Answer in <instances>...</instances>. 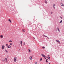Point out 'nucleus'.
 I'll use <instances>...</instances> for the list:
<instances>
[{
    "label": "nucleus",
    "instance_id": "obj_1",
    "mask_svg": "<svg viewBox=\"0 0 64 64\" xmlns=\"http://www.w3.org/2000/svg\"><path fill=\"white\" fill-rule=\"evenodd\" d=\"M16 59H17V58L16 57H15L14 58V62L16 61Z\"/></svg>",
    "mask_w": 64,
    "mask_h": 64
},
{
    "label": "nucleus",
    "instance_id": "obj_2",
    "mask_svg": "<svg viewBox=\"0 0 64 64\" xmlns=\"http://www.w3.org/2000/svg\"><path fill=\"white\" fill-rule=\"evenodd\" d=\"M4 47H5V46H4V45H3L2 46V49H4Z\"/></svg>",
    "mask_w": 64,
    "mask_h": 64
},
{
    "label": "nucleus",
    "instance_id": "obj_3",
    "mask_svg": "<svg viewBox=\"0 0 64 64\" xmlns=\"http://www.w3.org/2000/svg\"><path fill=\"white\" fill-rule=\"evenodd\" d=\"M60 5H61V6H64V4H63V3H62L61 2L60 3Z\"/></svg>",
    "mask_w": 64,
    "mask_h": 64
},
{
    "label": "nucleus",
    "instance_id": "obj_4",
    "mask_svg": "<svg viewBox=\"0 0 64 64\" xmlns=\"http://www.w3.org/2000/svg\"><path fill=\"white\" fill-rule=\"evenodd\" d=\"M56 42H58V43H60V41L58 40H56Z\"/></svg>",
    "mask_w": 64,
    "mask_h": 64
},
{
    "label": "nucleus",
    "instance_id": "obj_5",
    "mask_svg": "<svg viewBox=\"0 0 64 64\" xmlns=\"http://www.w3.org/2000/svg\"><path fill=\"white\" fill-rule=\"evenodd\" d=\"M42 56L43 57H46V56L44 55L43 54H41Z\"/></svg>",
    "mask_w": 64,
    "mask_h": 64
},
{
    "label": "nucleus",
    "instance_id": "obj_6",
    "mask_svg": "<svg viewBox=\"0 0 64 64\" xmlns=\"http://www.w3.org/2000/svg\"><path fill=\"white\" fill-rule=\"evenodd\" d=\"M56 30H58V31L59 32H60V30H59V28L58 27L56 29Z\"/></svg>",
    "mask_w": 64,
    "mask_h": 64
},
{
    "label": "nucleus",
    "instance_id": "obj_7",
    "mask_svg": "<svg viewBox=\"0 0 64 64\" xmlns=\"http://www.w3.org/2000/svg\"><path fill=\"white\" fill-rule=\"evenodd\" d=\"M11 46H7L8 48H11Z\"/></svg>",
    "mask_w": 64,
    "mask_h": 64
},
{
    "label": "nucleus",
    "instance_id": "obj_8",
    "mask_svg": "<svg viewBox=\"0 0 64 64\" xmlns=\"http://www.w3.org/2000/svg\"><path fill=\"white\" fill-rule=\"evenodd\" d=\"M22 32H25V30L24 29H23L22 30Z\"/></svg>",
    "mask_w": 64,
    "mask_h": 64
},
{
    "label": "nucleus",
    "instance_id": "obj_9",
    "mask_svg": "<svg viewBox=\"0 0 64 64\" xmlns=\"http://www.w3.org/2000/svg\"><path fill=\"white\" fill-rule=\"evenodd\" d=\"M30 60H32V57L30 56Z\"/></svg>",
    "mask_w": 64,
    "mask_h": 64
},
{
    "label": "nucleus",
    "instance_id": "obj_10",
    "mask_svg": "<svg viewBox=\"0 0 64 64\" xmlns=\"http://www.w3.org/2000/svg\"><path fill=\"white\" fill-rule=\"evenodd\" d=\"M45 2L46 3V4H47V1L46 0H45Z\"/></svg>",
    "mask_w": 64,
    "mask_h": 64
},
{
    "label": "nucleus",
    "instance_id": "obj_11",
    "mask_svg": "<svg viewBox=\"0 0 64 64\" xmlns=\"http://www.w3.org/2000/svg\"><path fill=\"white\" fill-rule=\"evenodd\" d=\"M8 21H9L10 22V23H11V20H10V19H9L8 20Z\"/></svg>",
    "mask_w": 64,
    "mask_h": 64
},
{
    "label": "nucleus",
    "instance_id": "obj_12",
    "mask_svg": "<svg viewBox=\"0 0 64 64\" xmlns=\"http://www.w3.org/2000/svg\"><path fill=\"white\" fill-rule=\"evenodd\" d=\"M20 44H22V41H20Z\"/></svg>",
    "mask_w": 64,
    "mask_h": 64
},
{
    "label": "nucleus",
    "instance_id": "obj_13",
    "mask_svg": "<svg viewBox=\"0 0 64 64\" xmlns=\"http://www.w3.org/2000/svg\"><path fill=\"white\" fill-rule=\"evenodd\" d=\"M5 51L6 53H8V51H7L6 50H5Z\"/></svg>",
    "mask_w": 64,
    "mask_h": 64
},
{
    "label": "nucleus",
    "instance_id": "obj_14",
    "mask_svg": "<svg viewBox=\"0 0 64 64\" xmlns=\"http://www.w3.org/2000/svg\"><path fill=\"white\" fill-rule=\"evenodd\" d=\"M55 4H53V7H55Z\"/></svg>",
    "mask_w": 64,
    "mask_h": 64
},
{
    "label": "nucleus",
    "instance_id": "obj_15",
    "mask_svg": "<svg viewBox=\"0 0 64 64\" xmlns=\"http://www.w3.org/2000/svg\"><path fill=\"white\" fill-rule=\"evenodd\" d=\"M1 38H3V35H2L1 36H0V37Z\"/></svg>",
    "mask_w": 64,
    "mask_h": 64
},
{
    "label": "nucleus",
    "instance_id": "obj_16",
    "mask_svg": "<svg viewBox=\"0 0 64 64\" xmlns=\"http://www.w3.org/2000/svg\"><path fill=\"white\" fill-rule=\"evenodd\" d=\"M28 50L29 51V52H31V50H30V49H28Z\"/></svg>",
    "mask_w": 64,
    "mask_h": 64
},
{
    "label": "nucleus",
    "instance_id": "obj_17",
    "mask_svg": "<svg viewBox=\"0 0 64 64\" xmlns=\"http://www.w3.org/2000/svg\"><path fill=\"white\" fill-rule=\"evenodd\" d=\"M62 20H61L60 21V23H62Z\"/></svg>",
    "mask_w": 64,
    "mask_h": 64
},
{
    "label": "nucleus",
    "instance_id": "obj_18",
    "mask_svg": "<svg viewBox=\"0 0 64 64\" xmlns=\"http://www.w3.org/2000/svg\"><path fill=\"white\" fill-rule=\"evenodd\" d=\"M42 48H43V49H45V47L44 46V47H42Z\"/></svg>",
    "mask_w": 64,
    "mask_h": 64
},
{
    "label": "nucleus",
    "instance_id": "obj_19",
    "mask_svg": "<svg viewBox=\"0 0 64 64\" xmlns=\"http://www.w3.org/2000/svg\"><path fill=\"white\" fill-rule=\"evenodd\" d=\"M42 58H40V61H42Z\"/></svg>",
    "mask_w": 64,
    "mask_h": 64
},
{
    "label": "nucleus",
    "instance_id": "obj_20",
    "mask_svg": "<svg viewBox=\"0 0 64 64\" xmlns=\"http://www.w3.org/2000/svg\"><path fill=\"white\" fill-rule=\"evenodd\" d=\"M37 64V62H35V64Z\"/></svg>",
    "mask_w": 64,
    "mask_h": 64
},
{
    "label": "nucleus",
    "instance_id": "obj_21",
    "mask_svg": "<svg viewBox=\"0 0 64 64\" xmlns=\"http://www.w3.org/2000/svg\"><path fill=\"white\" fill-rule=\"evenodd\" d=\"M6 46H8V44H6Z\"/></svg>",
    "mask_w": 64,
    "mask_h": 64
},
{
    "label": "nucleus",
    "instance_id": "obj_22",
    "mask_svg": "<svg viewBox=\"0 0 64 64\" xmlns=\"http://www.w3.org/2000/svg\"><path fill=\"white\" fill-rule=\"evenodd\" d=\"M47 58L48 59H49V60H50V58Z\"/></svg>",
    "mask_w": 64,
    "mask_h": 64
},
{
    "label": "nucleus",
    "instance_id": "obj_23",
    "mask_svg": "<svg viewBox=\"0 0 64 64\" xmlns=\"http://www.w3.org/2000/svg\"><path fill=\"white\" fill-rule=\"evenodd\" d=\"M46 37H47V38H48V37L47 36H46Z\"/></svg>",
    "mask_w": 64,
    "mask_h": 64
},
{
    "label": "nucleus",
    "instance_id": "obj_24",
    "mask_svg": "<svg viewBox=\"0 0 64 64\" xmlns=\"http://www.w3.org/2000/svg\"><path fill=\"white\" fill-rule=\"evenodd\" d=\"M9 42H12V41L11 40H10Z\"/></svg>",
    "mask_w": 64,
    "mask_h": 64
},
{
    "label": "nucleus",
    "instance_id": "obj_25",
    "mask_svg": "<svg viewBox=\"0 0 64 64\" xmlns=\"http://www.w3.org/2000/svg\"><path fill=\"white\" fill-rule=\"evenodd\" d=\"M60 18H62H62L61 17H60Z\"/></svg>",
    "mask_w": 64,
    "mask_h": 64
},
{
    "label": "nucleus",
    "instance_id": "obj_26",
    "mask_svg": "<svg viewBox=\"0 0 64 64\" xmlns=\"http://www.w3.org/2000/svg\"><path fill=\"white\" fill-rule=\"evenodd\" d=\"M46 62H48L47 61V60H46Z\"/></svg>",
    "mask_w": 64,
    "mask_h": 64
},
{
    "label": "nucleus",
    "instance_id": "obj_27",
    "mask_svg": "<svg viewBox=\"0 0 64 64\" xmlns=\"http://www.w3.org/2000/svg\"><path fill=\"white\" fill-rule=\"evenodd\" d=\"M51 14H52L53 13V12H51Z\"/></svg>",
    "mask_w": 64,
    "mask_h": 64
},
{
    "label": "nucleus",
    "instance_id": "obj_28",
    "mask_svg": "<svg viewBox=\"0 0 64 64\" xmlns=\"http://www.w3.org/2000/svg\"><path fill=\"white\" fill-rule=\"evenodd\" d=\"M44 58H45V59H46V58L44 57Z\"/></svg>",
    "mask_w": 64,
    "mask_h": 64
},
{
    "label": "nucleus",
    "instance_id": "obj_29",
    "mask_svg": "<svg viewBox=\"0 0 64 64\" xmlns=\"http://www.w3.org/2000/svg\"><path fill=\"white\" fill-rule=\"evenodd\" d=\"M54 7V9H55V7L54 6V7Z\"/></svg>",
    "mask_w": 64,
    "mask_h": 64
},
{
    "label": "nucleus",
    "instance_id": "obj_30",
    "mask_svg": "<svg viewBox=\"0 0 64 64\" xmlns=\"http://www.w3.org/2000/svg\"><path fill=\"white\" fill-rule=\"evenodd\" d=\"M10 45H11V46L12 45V43H10Z\"/></svg>",
    "mask_w": 64,
    "mask_h": 64
},
{
    "label": "nucleus",
    "instance_id": "obj_31",
    "mask_svg": "<svg viewBox=\"0 0 64 64\" xmlns=\"http://www.w3.org/2000/svg\"><path fill=\"white\" fill-rule=\"evenodd\" d=\"M24 45H25V43H24Z\"/></svg>",
    "mask_w": 64,
    "mask_h": 64
},
{
    "label": "nucleus",
    "instance_id": "obj_32",
    "mask_svg": "<svg viewBox=\"0 0 64 64\" xmlns=\"http://www.w3.org/2000/svg\"><path fill=\"white\" fill-rule=\"evenodd\" d=\"M6 61H7V58H6Z\"/></svg>",
    "mask_w": 64,
    "mask_h": 64
},
{
    "label": "nucleus",
    "instance_id": "obj_33",
    "mask_svg": "<svg viewBox=\"0 0 64 64\" xmlns=\"http://www.w3.org/2000/svg\"><path fill=\"white\" fill-rule=\"evenodd\" d=\"M48 59H47L46 60V61H47V60H48Z\"/></svg>",
    "mask_w": 64,
    "mask_h": 64
},
{
    "label": "nucleus",
    "instance_id": "obj_34",
    "mask_svg": "<svg viewBox=\"0 0 64 64\" xmlns=\"http://www.w3.org/2000/svg\"><path fill=\"white\" fill-rule=\"evenodd\" d=\"M44 37H45L46 36L44 35Z\"/></svg>",
    "mask_w": 64,
    "mask_h": 64
},
{
    "label": "nucleus",
    "instance_id": "obj_35",
    "mask_svg": "<svg viewBox=\"0 0 64 64\" xmlns=\"http://www.w3.org/2000/svg\"><path fill=\"white\" fill-rule=\"evenodd\" d=\"M48 57L49 56V55H48Z\"/></svg>",
    "mask_w": 64,
    "mask_h": 64
},
{
    "label": "nucleus",
    "instance_id": "obj_36",
    "mask_svg": "<svg viewBox=\"0 0 64 64\" xmlns=\"http://www.w3.org/2000/svg\"><path fill=\"white\" fill-rule=\"evenodd\" d=\"M21 46H22V44H20Z\"/></svg>",
    "mask_w": 64,
    "mask_h": 64
},
{
    "label": "nucleus",
    "instance_id": "obj_37",
    "mask_svg": "<svg viewBox=\"0 0 64 64\" xmlns=\"http://www.w3.org/2000/svg\"><path fill=\"white\" fill-rule=\"evenodd\" d=\"M48 39H49V38H48Z\"/></svg>",
    "mask_w": 64,
    "mask_h": 64
},
{
    "label": "nucleus",
    "instance_id": "obj_38",
    "mask_svg": "<svg viewBox=\"0 0 64 64\" xmlns=\"http://www.w3.org/2000/svg\"><path fill=\"white\" fill-rule=\"evenodd\" d=\"M34 38V39H35V38Z\"/></svg>",
    "mask_w": 64,
    "mask_h": 64
},
{
    "label": "nucleus",
    "instance_id": "obj_39",
    "mask_svg": "<svg viewBox=\"0 0 64 64\" xmlns=\"http://www.w3.org/2000/svg\"><path fill=\"white\" fill-rule=\"evenodd\" d=\"M48 64H50V63H49Z\"/></svg>",
    "mask_w": 64,
    "mask_h": 64
},
{
    "label": "nucleus",
    "instance_id": "obj_40",
    "mask_svg": "<svg viewBox=\"0 0 64 64\" xmlns=\"http://www.w3.org/2000/svg\"><path fill=\"white\" fill-rule=\"evenodd\" d=\"M6 60H4L5 61Z\"/></svg>",
    "mask_w": 64,
    "mask_h": 64
},
{
    "label": "nucleus",
    "instance_id": "obj_41",
    "mask_svg": "<svg viewBox=\"0 0 64 64\" xmlns=\"http://www.w3.org/2000/svg\"><path fill=\"white\" fill-rule=\"evenodd\" d=\"M1 37V36H0V37Z\"/></svg>",
    "mask_w": 64,
    "mask_h": 64
},
{
    "label": "nucleus",
    "instance_id": "obj_42",
    "mask_svg": "<svg viewBox=\"0 0 64 64\" xmlns=\"http://www.w3.org/2000/svg\"><path fill=\"white\" fill-rule=\"evenodd\" d=\"M49 58H50V57H49Z\"/></svg>",
    "mask_w": 64,
    "mask_h": 64
},
{
    "label": "nucleus",
    "instance_id": "obj_43",
    "mask_svg": "<svg viewBox=\"0 0 64 64\" xmlns=\"http://www.w3.org/2000/svg\"><path fill=\"white\" fill-rule=\"evenodd\" d=\"M33 56H32V57H33Z\"/></svg>",
    "mask_w": 64,
    "mask_h": 64
}]
</instances>
